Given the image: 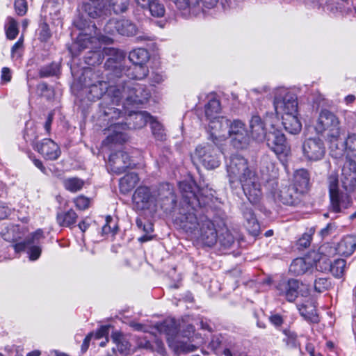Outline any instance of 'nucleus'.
<instances>
[{"label": "nucleus", "instance_id": "obj_1", "mask_svg": "<svg viewBox=\"0 0 356 356\" xmlns=\"http://www.w3.org/2000/svg\"><path fill=\"white\" fill-rule=\"evenodd\" d=\"M340 188L337 175L332 173L328 177L329 193L331 202L330 212L343 211L352 203L350 193L356 187V165L350 162L343 165L340 179Z\"/></svg>", "mask_w": 356, "mask_h": 356}, {"label": "nucleus", "instance_id": "obj_2", "mask_svg": "<svg viewBox=\"0 0 356 356\" xmlns=\"http://www.w3.org/2000/svg\"><path fill=\"white\" fill-rule=\"evenodd\" d=\"M179 188L184 203L193 210L205 207L212 201L214 196V191L208 186L199 188L197 193V187L192 180L180 181Z\"/></svg>", "mask_w": 356, "mask_h": 356}, {"label": "nucleus", "instance_id": "obj_3", "mask_svg": "<svg viewBox=\"0 0 356 356\" xmlns=\"http://www.w3.org/2000/svg\"><path fill=\"white\" fill-rule=\"evenodd\" d=\"M110 92L113 93V102L115 104L124 100L128 104H142L150 97V93L145 86L134 83H126L122 86H118V88H111Z\"/></svg>", "mask_w": 356, "mask_h": 356}, {"label": "nucleus", "instance_id": "obj_4", "mask_svg": "<svg viewBox=\"0 0 356 356\" xmlns=\"http://www.w3.org/2000/svg\"><path fill=\"white\" fill-rule=\"evenodd\" d=\"M315 129L318 134L324 135L330 143L337 141L341 133L338 117L328 110L321 111Z\"/></svg>", "mask_w": 356, "mask_h": 356}, {"label": "nucleus", "instance_id": "obj_5", "mask_svg": "<svg viewBox=\"0 0 356 356\" xmlns=\"http://www.w3.org/2000/svg\"><path fill=\"white\" fill-rule=\"evenodd\" d=\"M227 171L232 187H236L256 174L250 168L248 161L240 155L231 156Z\"/></svg>", "mask_w": 356, "mask_h": 356}, {"label": "nucleus", "instance_id": "obj_6", "mask_svg": "<svg viewBox=\"0 0 356 356\" xmlns=\"http://www.w3.org/2000/svg\"><path fill=\"white\" fill-rule=\"evenodd\" d=\"M220 152L217 143H203L197 145L192 155L194 163L202 165L208 170L218 168L220 163Z\"/></svg>", "mask_w": 356, "mask_h": 356}, {"label": "nucleus", "instance_id": "obj_7", "mask_svg": "<svg viewBox=\"0 0 356 356\" xmlns=\"http://www.w3.org/2000/svg\"><path fill=\"white\" fill-rule=\"evenodd\" d=\"M273 104L277 115L283 116L298 113L297 96L287 89L280 88L276 90Z\"/></svg>", "mask_w": 356, "mask_h": 356}, {"label": "nucleus", "instance_id": "obj_8", "mask_svg": "<svg viewBox=\"0 0 356 356\" xmlns=\"http://www.w3.org/2000/svg\"><path fill=\"white\" fill-rule=\"evenodd\" d=\"M302 150L303 156L307 161H318L324 157L326 153V147L321 138L311 137L303 141Z\"/></svg>", "mask_w": 356, "mask_h": 356}, {"label": "nucleus", "instance_id": "obj_9", "mask_svg": "<svg viewBox=\"0 0 356 356\" xmlns=\"http://www.w3.org/2000/svg\"><path fill=\"white\" fill-rule=\"evenodd\" d=\"M228 136L231 138L232 145L238 149L246 148L250 141L245 124L238 120L231 122L228 130Z\"/></svg>", "mask_w": 356, "mask_h": 356}, {"label": "nucleus", "instance_id": "obj_10", "mask_svg": "<svg viewBox=\"0 0 356 356\" xmlns=\"http://www.w3.org/2000/svg\"><path fill=\"white\" fill-rule=\"evenodd\" d=\"M155 197V205L159 204L161 207L165 211L174 209L176 204V197L172 186L168 183L160 184L152 191Z\"/></svg>", "mask_w": 356, "mask_h": 356}, {"label": "nucleus", "instance_id": "obj_11", "mask_svg": "<svg viewBox=\"0 0 356 356\" xmlns=\"http://www.w3.org/2000/svg\"><path fill=\"white\" fill-rule=\"evenodd\" d=\"M106 33L114 35L118 33L125 36L134 35L138 29L134 23L126 19H111L104 26Z\"/></svg>", "mask_w": 356, "mask_h": 356}, {"label": "nucleus", "instance_id": "obj_12", "mask_svg": "<svg viewBox=\"0 0 356 356\" xmlns=\"http://www.w3.org/2000/svg\"><path fill=\"white\" fill-rule=\"evenodd\" d=\"M277 289L280 291L279 294L284 296L289 302L294 301L299 294L306 296L309 292L307 286L294 279H291L287 282L280 283Z\"/></svg>", "mask_w": 356, "mask_h": 356}, {"label": "nucleus", "instance_id": "obj_13", "mask_svg": "<svg viewBox=\"0 0 356 356\" xmlns=\"http://www.w3.org/2000/svg\"><path fill=\"white\" fill-rule=\"evenodd\" d=\"M154 198L153 192L149 187L139 186L132 195L134 207L138 211L149 209L152 205H155Z\"/></svg>", "mask_w": 356, "mask_h": 356}, {"label": "nucleus", "instance_id": "obj_14", "mask_svg": "<svg viewBox=\"0 0 356 356\" xmlns=\"http://www.w3.org/2000/svg\"><path fill=\"white\" fill-rule=\"evenodd\" d=\"M129 128L127 123H116L111 125L104 130L106 138L103 140L102 145L111 147L113 145L122 144L126 142L128 137L124 131Z\"/></svg>", "mask_w": 356, "mask_h": 356}, {"label": "nucleus", "instance_id": "obj_15", "mask_svg": "<svg viewBox=\"0 0 356 356\" xmlns=\"http://www.w3.org/2000/svg\"><path fill=\"white\" fill-rule=\"evenodd\" d=\"M266 141L268 147L277 156L286 157L290 154V147L285 136L280 131L269 132Z\"/></svg>", "mask_w": 356, "mask_h": 356}, {"label": "nucleus", "instance_id": "obj_16", "mask_svg": "<svg viewBox=\"0 0 356 356\" xmlns=\"http://www.w3.org/2000/svg\"><path fill=\"white\" fill-rule=\"evenodd\" d=\"M209 120L210 136L213 143H218L228 137V130L231 124L228 119L220 117Z\"/></svg>", "mask_w": 356, "mask_h": 356}, {"label": "nucleus", "instance_id": "obj_17", "mask_svg": "<svg viewBox=\"0 0 356 356\" xmlns=\"http://www.w3.org/2000/svg\"><path fill=\"white\" fill-rule=\"evenodd\" d=\"M196 234L199 239L207 246H213L218 241V234L214 224L205 216L201 217V225Z\"/></svg>", "mask_w": 356, "mask_h": 356}, {"label": "nucleus", "instance_id": "obj_18", "mask_svg": "<svg viewBox=\"0 0 356 356\" xmlns=\"http://www.w3.org/2000/svg\"><path fill=\"white\" fill-rule=\"evenodd\" d=\"M132 163L129 154L122 151L111 154L109 157L108 166L113 172L120 175L127 169L131 168Z\"/></svg>", "mask_w": 356, "mask_h": 356}, {"label": "nucleus", "instance_id": "obj_19", "mask_svg": "<svg viewBox=\"0 0 356 356\" xmlns=\"http://www.w3.org/2000/svg\"><path fill=\"white\" fill-rule=\"evenodd\" d=\"M240 185L250 203L257 204L259 202L262 197V193L259 179L256 174Z\"/></svg>", "mask_w": 356, "mask_h": 356}, {"label": "nucleus", "instance_id": "obj_20", "mask_svg": "<svg viewBox=\"0 0 356 356\" xmlns=\"http://www.w3.org/2000/svg\"><path fill=\"white\" fill-rule=\"evenodd\" d=\"M192 211L189 209L186 213H180L179 216L175 218L176 223L179 224L181 229L186 232L194 233L196 234L199 227L201 225V218L200 220L197 218V209L193 210L191 208Z\"/></svg>", "mask_w": 356, "mask_h": 356}, {"label": "nucleus", "instance_id": "obj_21", "mask_svg": "<svg viewBox=\"0 0 356 356\" xmlns=\"http://www.w3.org/2000/svg\"><path fill=\"white\" fill-rule=\"evenodd\" d=\"M179 10L188 8L193 13L204 11V8L211 9L218 3V0H172Z\"/></svg>", "mask_w": 356, "mask_h": 356}, {"label": "nucleus", "instance_id": "obj_22", "mask_svg": "<svg viewBox=\"0 0 356 356\" xmlns=\"http://www.w3.org/2000/svg\"><path fill=\"white\" fill-rule=\"evenodd\" d=\"M34 148L47 160H56L60 154L58 145L49 138H45L36 143L34 145Z\"/></svg>", "mask_w": 356, "mask_h": 356}, {"label": "nucleus", "instance_id": "obj_23", "mask_svg": "<svg viewBox=\"0 0 356 356\" xmlns=\"http://www.w3.org/2000/svg\"><path fill=\"white\" fill-rule=\"evenodd\" d=\"M301 194L295 186H284L279 189L275 195V200L286 205H295L299 202Z\"/></svg>", "mask_w": 356, "mask_h": 356}, {"label": "nucleus", "instance_id": "obj_24", "mask_svg": "<svg viewBox=\"0 0 356 356\" xmlns=\"http://www.w3.org/2000/svg\"><path fill=\"white\" fill-rule=\"evenodd\" d=\"M86 87L88 88V98L92 101L103 98L109 95V90L111 88H118L116 86H108L106 81H98L95 83H85Z\"/></svg>", "mask_w": 356, "mask_h": 356}, {"label": "nucleus", "instance_id": "obj_25", "mask_svg": "<svg viewBox=\"0 0 356 356\" xmlns=\"http://www.w3.org/2000/svg\"><path fill=\"white\" fill-rule=\"evenodd\" d=\"M250 134L254 140L263 142L266 139L268 134L266 132L265 124L258 115H253L250 120Z\"/></svg>", "mask_w": 356, "mask_h": 356}, {"label": "nucleus", "instance_id": "obj_26", "mask_svg": "<svg viewBox=\"0 0 356 356\" xmlns=\"http://www.w3.org/2000/svg\"><path fill=\"white\" fill-rule=\"evenodd\" d=\"M113 93L109 92V95L105 96L102 99V102L100 103V116L108 118V121L117 119L121 113L120 111L118 108H116L113 106H111L109 105V103L111 102L113 105L119 104L120 102L115 104V102H113Z\"/></svg>", "mask_w": 356, "mask_h": 356}, {"label": "nucleus", "instance_id": "obj_27", "mask_svg": "<svg viewBox=\"0 0 356 356\" xmlns=\"http://www.w3.org/2000/svg\"><path fill=\"white\" fill-rule=\"evenodd\" d=\"M107 0H101L99 2H87L82 6V9L91 18L103 17L107 15Z\"/></svg>", "mask_w": 356, "mask_h": 356}, {"label": "nucleus", "instance_id": "obj_28", "mask_svg": "<svg viewBox=\"0 0 356 356\" xmlns=\"http://www.w3.org/2000/svg\"><path fill=\"white\" fill-rule=\"evenodd\" d=\"M319 254L321 255L316 261V268L321 271H329L332 266V261L328 257L336 253L335 248L329 244H323L319 248Z\"/></svg>", "mask_w": 356, "mask_h": 356}, {"label": "nucleus", "instance_id": "obj_29", "mask_svg": "<svg viewBox=\"0 0 356 356\" xmlns=\"http://www.w3.org/2000/svg\"><path fill=\"white\" fill-rule=\"evenodd\" d=\"M148 72V69L145 65L133 64L128 68L123 67L120 76L124 74L131 79L141 80L147 76Z\"/></svg>", "mask_w": 356, "mask_h": 356}, {"label": "nucleus", "instance_id": "obj_30", "mask_svg": "<svg viewBox=\"0 0 356 356\" xmlns=\"http://www.w3.org/2000/svg\"><path fill=\"white\" fill-rule=\"evenodd\" d=\"M356 249V237L352 235L345 236L338 244L336 252L348 257L351 255Z\"/></svg>", "mask_w": 356, "mask_h": 356}, {"label": "nucleus", "instance_id": "obj_31", "mask_svg": "<svg viewBox=\"0 0 356 356\" xmlns=\"http://www.w3.org/2000/svg\"><path fill=\"white\" fill-rule=\"evenodd\" d=\"M298 114H291L281 116L282 124L286 131L291 134H297L302 129V124Z\"/></svg>", "mask_w": 356, "mask_h": 356}, {"label": "nucleus", "instance_id": "obj_32", "mask_svg": "<svg viewBox=\"0 0 356 356\" xmlns=\"http://www.w3.org/2000/svg\"><path fill=\"white\" fill-rule=\"evenodd\" d=\"M169 346L176 353H188L193 352L197 349V346L188 343L187 341H180L179 335H177L175 338H168Z\"/></svg>", "mask_w": 356, "mask_h": 356}, {"label": "nucleus", "instance_id": "obj_33", "mask_svg": "<svg viewBox=\"0 0 356 356\" xmlns=\"http://www.w3.org/2000/svg\"><path fill=\"white\" fill-rule=\"evenodd\" d=\"M289 270L295 275H301L312 273L314 270V266L310 261H307L303 258H297L290 265Z\"/></svg>", "mask_w": 356, "mask_h": 356}, {"label": "nucleus", "instance_id": "obj_34", "mask_svg": "<svg viewBox=\"0 0 356 356\" xmlns=\"http://www.w3.org/2000/svg\"><path fill=\"white\" fill-rule=\"evenodd\" d=\"M139 177L136 173L126 174L119 181L120 191L123 194H127L131 191L139 181Z\"/></svg>", "mask_w": 356, "mask_h": 356}, {"label": "nucleus", "instance_id": "obj_35", "mask_svg": "<svg viewBox=\"0 0 356 356\" xmlns=\"http://www.w3.org/2000/svg\"><path fill=\"white\" fill-rule=\"evenodd\" d=\"M309 175L307 170L300 169L294 174V185L297 190L302 194L309 188Z\"/></svg>", "mask_w": 356, "mask_h": 356}, {"label": "nucleus", "instance_id": "obj_36", "mask_svg": "<svg viewBox=\"0 0 356 356\" xmlns=\"http://www.w3.org/2000/svg\"><path fill=\"white\" fill-rule=\"evenodd\" d=\"M90 39L86 35H79L76 40L68 47V50L72 56H77L85 49L88 48Z\"/></svg>", "mask_w": 356, "mask_h": 356}, {"label": "nucleus", "instance_id": "obj_37", "mask_svg": "<svg viewBox=\"0 0 356 356\" xmlns=\"http://www.w3.org/2000/svg\"><path fill=\"white\" fill-rule=\"evenodd\" d=\"M44 237L43 232L39 229L29 236L24 241L13 245V248L17 252L24 251L29 245L39 241Z\"/></svg>", "mask_w": 356, "mask_h": 356}, {"label": "nucleus", "instance_id": "obj_38", "mask_svg": "<svg viewBox=\"0 0 356 356\" xmlns=\"http://www.w3.org/2000/svg\"><path fill=\"white\" fill-rule=\"evenodd\" d=\"M77 218L75 211L70 209L67 211L58 213L56 220L60 226L70 227L76 223Z\"/></svg>", "mask_w": 356, "mask_h": 356}, {"label": "nucleus", "instance_id": "obj_39", "mask_svg": "<svg viewBox=\"0 0 356 356\" xmlns=\"http://www.w3.org/2000/svg\"><path fill=\"white\" fill-rule=\"evenodd\" d=\"M148 51L143 48L134 49L129 53V59L133 64L145 65L149 59Z\"/></svg>", "mask_w": 356, "mask_h": 356}, {"label": "nucleus", "instance_id": "obj_40", "mask_svg": "<svg viewBox=\"0 0 356 356\" xmlns=\"http://www.w3.org/2000/svg\"><path fill=\"white\" fill-rule=\"evenodd\" d=\"M220 102L216 99H212L205 105V116L207 120L220 118L218 115L220 113Z\"/></svg>", "mask_w": 356, "mask_h": 356}, {"label": "nucleus", "instance_id": "obj_41", "mask_svg": "<svg viewBox=\"0 0 356 356\" xmlns=\"http://www.w3.org/2000/svg\"><path fill=\"white\" fill-rule=\"evenodd\" d=\"M137 227L142 229L145 234L138 238L139 241L143 243L152 239V236L149 234L153 232V225L150 222L145 223L140 218H137L136 220Z\"/></svg>", "mask_w": 356, "mask_h": 356}, {"label": "nucleus", "instance_id": "obj_42", "mask_svg": "<svg viewBox=\"0 0 356 356\" xmlns=\"http://www.w3.org/2000/svg\"><path fill=\"white\" fill-rule=\"evenodd\" d=\"M220 244L225 248H229L234 243V237L227 228L222 229L218 237Z\"/></svg>", "mask_w": 356, "mask_h": 356}, {"label": "nucleus", "instance_id": "obj_43", "mask_svg": "<svg viewBox=\"0 0 356 356\" xmlns=\"http://www.w3.org/2000/svg\"><path fill=\"white\" fill-rule=\"evenodd\" d=\"M346 262L343 259H337L332 262L330 272L336 277H341L345 272Z\"/></svg>", "mask_w": 356, "mask_h": 356}, {"label": "nucleus", "instance_id": "obj_44", "mask_svg": "<svg viewBox=\"0 0 356 356\" xmlns=\"http://www.w3.org/2000/svg\"><path fill=\"white\" fill-rule=\"evenodd\" d=\"M63 184L67 191L77 192L83 188L84 181L77 177H72L65 179Z\"/></svg>", "mask_w": 356, "mask_h": 356}, {"label": "nucleus", "instance_id": "obj_45", "mask_svg": "<svg viewBox=\"0 0 356 356\" xmlns=\"http://www.w3.org/2000/svg\"><path fill=\"white\" fill-rule=\"evenodd\" d=\"M111 339L118 346V348L120 352H125L129 350L130 344L129 341L120 332H113L111 335Z\"/></svg>", "mask_w": 356, "mask_h": 356}, {"label": "nucleus", "instance_id": "obj_46", "mask_svg": "<svg viewBox=\"0 0 356 356\" xmlns=\"http://www.w3.org/2000/svg\"><path fill=\"white\" fill-rule=\"evenodd\" d=\"M146 8H148L151 15L156 17H163L165 12L164 5L159 0H152Z\"/></svg>", "mask_w": 356, "mask_h": 356}, {"label": "nucleus", "instance_id": "obj_47", "mask_svg": "<svg viewBox=\"0 0 356 356\" xmlns=\"http://www.w3.org/2000/svg\"><path fill=\"white\" fill-rule=\"evenodd\" d=\"M300 313L307 321L312 323H318L319 321L318 316L316 314V309L314 307L302 306L299 308Z\"/></svg>", "mask_w": 356, "mask_h": 356}, {"label": "nucleus", "instance_id": "obj_48", "mask_svg": "<svg viewBox=\"0 0 356 356\" xmlns=\"http://www.w3.org/2000/svg\"><path fill=\"white\" fill-rule=\"evenodd\" d=\"M131 118L134 120V127L135 129L143 127L148 121L152 120V117L147 112L136 113Z\"/></svg>", "mask_w": 356, "mask_h": 356}, {"label": "nucleus", "instance_id": "obj_49", "mask_svg": "<svg viewBox=\"0 0 356 356\" xmlns=\"http://www.w3.org/2000/svg\"><path fill=\"white\" fill-rule=\"evenodd\" d=\"M6 36L9 40L15 39L18 35L17 22L13 18H8V24L6 29Z\"/></svg>", "mask_w": 356, "mask_h": 356}, {"label": "nucleus", "instance_id": "obj_50", "mask_svg": "<svg viewBox=\"0 0 356 356\" xmlns=\"http://www.w3.org/2000/svg\"><path fill=\"white\" fill-rule=\"evenodd\" d=\"M331 286L330 281L325 277L316 278L314 282V291L318 293H323Z\"/></svg>", "mask_w": 356, "mask_h": 356}, {"label": "nucleus", "instance_id": "obj_51", "mask_svg": "<svg viewBox=\"0 0 356 356\" xmlns=\"http://www.w3.org/2000/svg\"><path fill=\"white\" fill-rule=\"evenodd\" d=\"M150 123L152 134L155 138L158 140H165V134L164 133L163 126L159 122L155 120H151Z\"/></svg>", "mask_w": 356, "mask_h": 356}, {"label": "nucleus", "instance_id": "obj_52", "mask_svg": "<svg viewBox=\"0 0 356 356\" xmlns=\"http://www.w3.org/2000/svg\"><path fill=\"white\" fill-rule=\"evenodd\" d=\"M109 2L116 14L125 12L129 5V0H110Z\"/></svg>", "mask_w": 356, "mask_h": 356}, {"label": "nucleus", "instance_id": "obj_53", "mask_svg": "<svg viewBox=\"0 0 356 356\" xmlns=\"http://www.w3.org/2000/svg\"><path fill=\"white\" fill-rule=\"evenodd\" d=\"M102 62V54L99 51H90L86 57V63L90 65H95Z\"/></svg>", "mask_w": 356, "mask_h": 356}, {"label": "nucleus", "instance_id": "obj_54", "mask_svg": "<svg viewBox=\"0 0 356 356\" xmlns=\"http://www.w3.org/2000/svg\"><path fill=\"white\" fill-rule=\"evenodd\" d=\"M58 71V65L56 64L52 63L49 65L42 67L40 70L39 74L40 77H48L56 75Z\"/></svg>", "mask_w": 356, "mask_h": 356}, {"label": "nucleus", "instance_id": "obj_55", "mask_svg": "<svg viewBox=\"0 0 356 356\" xmlns=\"http://www.w3.org/2000/svg\"><path fill=\"white\" fill-rule=\"evenodd\" d=\"M344 144L346 149L356 156V134H352L348 135Z\"/></svg>", "mask_w": 356, "mask_h": 356}, {"label": "nucleus", "instance_id": "obj_56", "mask_svg": "<svg viewBox=\"0 0 356 356\" xmlns=\"http://www.w3.org/2000/svg\"><path fill=\"white\" fill-rule=\"evenodd\" d=\"M245 226L250 234L252 236H257L260 232V226L257 218L246 222Z\"/></svg>", "mask_w": 356, "mask_h": 356}, {"label": "nucleus", "instance_id": "obj_57", "mask_svg": "<svg viewBox=\"0 0 356 356\" xmlns=\"http://www.w3.org/2000/svg\"><path fill=\"white\" fill-rule=\"evenodd\" d=\"M113 222V218L111 216L106 217V224L102 227L103 234H108L109 233L115 234L118 229L117 225L115 224L112 227L111 224Z\"/></svg>", "mask_w": 356, "mask_h": 356}, {"label": "nucleus", "instance_id": "obj_58", "mask_svg": "<svg viewBox=\"0 0 356 356\" xmlns=\"http://www.w3.org/2000/svg\"><path fill=\"white\" fill-rule=\"evenodd\" d=\"M15 9L17 13L23 16L27 11V2L26 0H15Z\"/></svg>", "mask_w": 356, "mask_h": 356}, {"label": "nucleus", "instance_id": "obj_59", "mask_svg": "<svg viewBox=\"0 0 356 356\" xmlns=\"http://www.w3.org/2000/svg\"><path fill=\"white\" fill-rule=\"evenodd\" d=\"M77 208L81 210L86 209L89 207L90 200L83 196H79L74 200Z\"/></svg>", "mask_w": 356, "mask_h": 356}, {"label": "nucleus", "instance_id": "obj_60", "mask_svg": "<svg viewBox=\"0 0 356 356\" xmlns=\"http://www.w3.org/2000/svg\"><path fill=\"white\" fill-rule=\"evenodd\" d=\"M41 248L38 245H31L29 248V259L32 261L38 259L41 254Z\"/></svg>", "mask_w": 356, "mask_h": 356}, {"label": "nucleus", "instance_id": "obj_61", "mask_svg": "<svg viewBox=\"0 0 356 356\" xmlns=\"http://www.w3.org/2000/svg\"><path fill=\"white\" fill-rule=\"evenodd\" d=\"M312 240V235L307 233L302 234V237L298 240V245L302 248L309 246Z\"/></svg>", "mask_w": 356, "mask_h": 356}, {"label": "nucleus", "instance_id": "obj_62", "mask_svg": "<svg viewBox=\"0 0 356 356\" xmlns=\"http://www.w3.org/2000/svg\"><path fill=\"white\" fill-rule=\"evenodd\" d=\"M243 215L245 220V222L256 218L253 210L250 207H244L243 208Z\"/></svg>", "mask_w": 356, "mask_h": 356}, {"label": "nucleus", "instance_id": "obj_63", "mask_svg": "<svg viewBox=\"0 0 356 356\" xmlns=\"http://www.w3.org/2000/svg\"><path fill=\"white\" fill-rule=\"evenodd\" d=\"M51 37V33L48 26L47 24H43L41 26V30L40 32V39L42 41H47Z\"/></svg>", "mask_w": 356, "mask_h": 356}, {"label": "nucleus", "instance_id": "obj_64", "mask_svg": "<svg viewBox=\"0 0 356 356\" xmlns=\"http://www.w3.org/2000/svg\"><path fill=\"white\" fill-rule=\"evenodd\" d=\"M109 326H102L95 333V338L99 339L108 334Z\"/></svg>", "mask_w": 356, "mask_h": 356}]
</instances>
